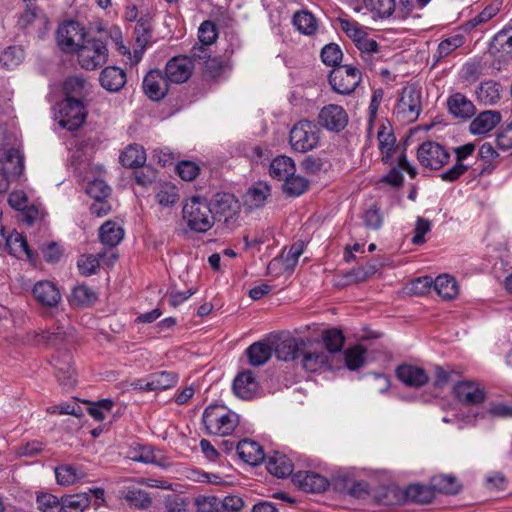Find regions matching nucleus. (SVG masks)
Segmentation results:
<instances>
[{
	"label": "nucleus",
	"mask_w": 512,
	"mask_h": 512,
	"mask_svg": "<svg viewBox=\"0 0 512 512\" xmlns=\"http://www.w3.org/2000/svg\"><path fill=\"white\" fill-rule=\"evenodd\" d=\"M182 217L187 227L198 233H205L214 224L210 203L201 197H192L183 205Z\"/></svg>",
	"instance_id": "f257e3e1"
},
{
	"label": "nucleus",
	"mask_w": 512,
	"mask_h": 512,
	"mask_svg": "<svg viewBox=\"0 0 512 512\" xmlns=\"http://www.w3.org/2000/svg\"><path fill=\"white\" fill-rule=\"evenodd\" d=\"M202 422L211 435H230L239 424L238 415L222 405L208 406L202 415Z\"/></svg>",
	"instance_id": "f03ea898"
},
{
	"label": "nucleus",
	"mask_w": 512,
	"mask_h": 512,
	"mask_svg": "<svg viewBox=\"0 0 512 512\" xmlns=\"http://www.w3.org/2000/svg\"><path fill=\"white\" fill-rule=\"evenodd\" d=\"M320 134L317 124L309 120H301L291 128L289 144L293 151L306 153L318 147Z\"/></svg>",
	"instance_id": "7ed1b4c3"
},
{
	"label": "nucleus",
	"mask_w": 512,
	"mask_h": 512,
	"mask_svg": "<svg viewBox=\"0 0 512 512\" xmlns=\"http://www.w3.org/2000/svg\"><path fill=\"white\" fill-rule=\"evenodd\" d=\"M77 61L82 69L94 71L108 60V49L100 39H86L76 51Z\"/></svg>",
	"instance_id": "20e7f679"
},
{
	"label": "nucleus",
	"mask_w": 512,
	"mask_h": 512,
	"mask_svg": "<svg viewBox=\"0 0 512 512\" xmlns=\"http://www.w3.org/2000/svg\"><path fill=\"white\" fill-rule=\"evenodd\" d=\"M421 110L420 91L413 85L404 87L394 108L397 119L402 123H412L417 120Z\"/></svg>",
	"instance_id": "39448f33"
},
{
	"label": "nucleus",
	"mask_w": 512,
	"mask_h": 512,
	"mask_svg": "<svg viewBox=\"0 0 512 512\" xmlns=\"http://www.w3.org/2000/svg\"><path fill=\"white\" fill-rule=\"evenodd\" d=\"M416 156L422 167L431 170L441 169L450 159L448 150L435 141H425L420 144Z\"/></svg>",
	"instance_id": "423d86ee"
},
{
	"label": "nucleus",
	"mask_w": 512,
	"mask_h": 512,
	"mask_svg": "<svg viewBox=\"0 0 512 512\" xmlns=\"http://www.w3.org/2000/svg\"><path fill=\"white\" fill-rule=\"evenodd\" d=\"M361 82V72L350 65L334 68L329 75V83L338 94L352 93Z\"/></svg>",
	"instance_id": "0eeeda50"
},
{
	"label": "nucleus",
	"mask_w": 512,
	"mask_h": 512,
	"mask_svg": "<svg viewBox=\"0 0 512 512\" xmlns=\"http://www.w3.org/2000/svg\"><path fill=\"white\" fill-rule=\"evenodd\" d=\"M0 168V193L8 190L11 180L18 178L24 171V156L17 149L4 152Z\"/></svg>",
	"instance_id": "6e6552de"
},
{
	"label": "nucleus",
	"mask_w": 512,
	"mask_h": 512,
	"mask_svg": "<svg viewBox=\"0 0 512 512\" xmlns=\"http://www.w3.org/2000/svg\"><path fill=\"white\" fill-rule=\"evenodd\" d=\"M59 124L68 130L78 129L86 119V110L81 99L65 98L60 105Z\"/></svg>",
	"instance_id": "1a4fd4ad"
},
{
	"label": "nucleus",
	"mask_w": 512,
	"mask_h": 512,
	"mask_svg": "<svg viewBox=\"0 0 512 512\" xmlns=\"http://www.w3.org/2000/svg\"><path fill=\"white\" fill-rule=\"evenodd\" d=\"M318 122L326 130L340 132L348 124V114L342 106L328 104L320 110Z\"/></svg>",
	"instance_id": "9d476101"
},
{
	"label": "nucleus",
	"mask_w": 512,
	"mask_h": 512,
	"mask_svg": "<svg viewBox=\"0 0 512 512\" xmlns=\"http://www.w3.org/2000/svg\"><path fill=\"white\" fill-rule=\"evenodd\" d=\"M57 43L65 52H76L83 43L84 33L75 21H69L59 26L57 30Z\"/></svg>",
	"instance_id": "9b49d317"
},
{
	"label": "nucleus",
	"mask_w": 512,
	"mask_h": 512,
	"mask_svg": "<svg viewBox=\"0 0 512 512\" xmlns=\"http://www.w3.org/2000/svg\"><path fill=\"white\" fill-rule=\"evenodd\" d=\"M74 340V328L70 325H58L53 330H43L36 336V341L40 345L60 349L70 344Z\"/></svg>",
	"instance_id": "f8f14e48"
},
{
	"label": "nucleus",
	"mask_w": 512,
	"mask_h": 512,
	"mask_svg": "<svg viewBox=\"0 0 512 512\" xmlns=\"http://www.w3.org/2000/svg\"><path fill=\"white\" fill-rule=\"evenodd\" d=\"M474 151L475 145L473 143H467L456 147L454 149L456 162L451 168L440 174L441 180L445 182H454L458 180L469 169L470 165L465 163V160L471 156Z\"/></svg>",
	"instance_id": "ddd939ff"
},
{
	"label": "nucleus",
	"mask_w": 512,
	"mask_h": 512,
	"mask_svg": "<svg viewBox=\"0 0 512 512\" xmlns=\"http://www.w3.org/2000/svg\"><path fill=\"white\" fill-rule=\"evenodd\" d=\"M168 82L169 80L166 76H163L160 70L152 69L144 77L142 88L148 98L159 101L168 92Z\"/></svg>",
	"instance_id": "4468645a"
},
{
	"label": "nucleus",
	"mask_w": 512,
	"mask_h": 512,
	"mask_svg": "<svg viewBox=\"0 0 512 512\" xmlns=\"http://www.w3.org/2000/svg\"><path fill=\"white\" fill-rule=\"evenodd\" d=\"M301 363L307 372L332 369L330 355L322 347H313L301 352Z\"/></svg>",
	"instance_id": "2eb2a0df"
},
{
	"label": "nucleus",
	"mask_w": 512,
	"mask_h": 512,
	"mask_svg": "<svg viewBox=\"0 0 512 512\" xmlns=\"http://www.w3.org/2000/svg\"><path fill=\"white\" fill-rule=\"evenodd\" d=\"M193 71V64L190 58L177 56L169 60L165 67V76L172 83L186 82Z\"/></svg>",
	"instance_id": "dca6fc26"
},
{
	"label": "nucleus",
	"mask_w": 512,
	"mask_h": 512,
	"mask_svg": "<svg viewBox=\"0 0 512 512\" xmlns=\"http://www.w3.org/2000/svg\"><path fill=\"white\" fill-rule=\"evenodd\" d=\"M212 211L214 214V222L219 221L229 223L238 214V201L231 194H219L216 196Z\"/></svg>",
	"instance_id": "f3484780"
},
{
	"label": "nucleus",
	"mask_w": 512,
	"mask_h": 512,
	"mask_svg": "<svg viewBox=\"0 0 512 512\" xmlns=\"http://www.w3.org/2000/svg\"><path fill=\"white\" fill-rule=\"evenodd\" d=\"M456 398L468 405H478L485 399V390L473 381L458 382L453 388Z\"/></svg>",
	"instance_id": "a211bd4d"
},
{
	"label": "nucleus",
	"mask_w": 512,
	"mask_h": 512,
	"mask_svg": "<svg viewBox=\"0 0 512 512\" xmlns=\"http://www.w3.org/2000/svg\"><path fill=\"white\" fill-rule=\"evenodd\" d=\"M396 376L403 384L413 388H420L429 381L427 372L422 367L412 364L398 366Z\"/></svg>",
	"instance_id": "6ab92c4d"
},
{
	"label": "nucleus",
	"mask_w": 512,
	"mask_h": 512,
	"mask_svg": "<svg viewBox=\"0 0 512 512\" xmlns=\"http://www.w3.org/2000/svg\"><path fill=\"white\" fill-rule=\"evenodd\" d=\"M52 364L59 383L65 387H72L76 383V372L72 367V357L64 352L62 356H53Z\"/></svg>",
	"instance_id": "aec40b11"
},
{
	"label": "nucleus",
	"mask_w": 512,
	"mask_h": 512,
	"mask_svg": "<svg viewBox=\"0 0 512 512\" xmlns=\"http://www.w3.org/2000/svg\"><path fill=\"white\" fill-rule=\"evenodd\" d=\"M379 142V150L382 155V161L386 164L393 163L395 155L403 153L398 146H396V138L390 127L381 125L377 132Z\"/></svg>",
	"instance_id": "412c9836"
},
{
	"label": "nucleus",
	"mask_w": 512,
	"mask_h": 512,
	"mask_svg": "<svg viewBox=\"0 0 512 512\" xmlns=\"http://www.w3.org/2000/svg\"><path fill=\"white\" fill-rule=\"evenodd\" d=\"M35 300L42 306L55 307L61 300L58 288L50 281L37 282L32 289Z\"/></svg>",
	"instance_id": "4be33fe9"
},
{
	"label": "nucleus",
	"mask_w": 512,
	"mask_h": 512,
	"mask_svg": "<svg viewBox=\"0 0 512 512\" xmlns=\"http://www.w3.org/2000/svg\"><path fill=\"white\" fill-rule=\"evenodd\" d=\"M293 480L303 491L310 493L323 492L329 484L324 476L313 471H299Z\"/></svg>",
	"instance_id": "5701e85b"
},
{
	"label": "nucleus",
	"mask_w": 512,
	"mask_h": 512,
	"mask_svg": "<svg viewBox=\"0 0 512 512\" xmlns=\"http://www.w3.org/2000/svg\"><path fill=\"white\" fill-rule=\"evenodd\" d=\"M57 484L61 486L73 485L87 477V472L81 465L60 464L54 469Z\"/></svg>",
	"instance_id": "b1692460"
},
{
	"label": "nucleus",
	"mask_w": 512,
	"mask_h": 512,
	"mask_svg": "<svg viewBox=\"0 0 512 512\" xmlns=\"http://www.w3.org/2000/svg\"><path fill=\"white\" fill-rule=\"evenodd\" d=\"M500 121V112L493 110L483 111L471 121L469 129L474 135H483L493 130Z\"/></svg>",
	"instance_id": "393cba45"
},
{
	"label": "nucleus",
	"mask_w": 512,
	"mask_h": 512,
	"mask_svg": "<svg viewBox=\"0 0 512 512\" xmlns=\"http://www.w3.org/2000/svg\"><path fill=\"white\" fill-rule=\"evenodd\" d=\"M397 165H398V168L397 167L392 168L389 171V173L382 178L383 182H385L391 186H394V187L401 186L404 181V177L402 175L401 170L406 171L411 178L416 177L417 170L414 166H412L408 162L407 157L404 153H400L397 156Z\"/></svg>",
	"instance_id": "a878e982"
},
{
	"label": "nucleus",
	"mask_w": 512,
	"mask_h": 512,
	"mask_svg": "<svg viewBox=\"0 0 512 512\" xmlns=\"http://www.w3.org/2000/svg\"><path fill=\"white\" fill-rule=\"evenodd\" d=\"M259 387L258 381L251 371L240 373L233 382V390L241 399H251Z\"/></svg>",
	"instance_id": "bb28decb"
},
{
	"label": "nucleus",
	"mask_w": 512,
	"mask_h": 512,
	"mask_svg": "<svg viewBox=\"0 0 512 512\" xmlns=\"http://www.w3.org/2000/svg\"><path fill=\"white\" fill-rule=\"evenodd\" d=\"M126 80L125 71L116 66L104 68L99 77L101 86L110 92L119 91L125 85Z\"/></svg>",
	"instance_id": "cd10ccee"
},
{
	"label": "nucleus",
	"mask_w": 512,
	"mask_h": 512,
	"mask_svg": "<svg viewBox=\"0 0 512 512\" xmlns=\"http://www.w3.org/2000/svg\"><path fill=\"white\" fill-rule=\"evenodd\" d=\"M5 249L16 258H26L29 261L34 260V255L28 246L26 238L22 233L15 230L9 232Z\"/></svg>",
	"instance_id": "c85d7f7f"
},
{
	"label": "nucleus",
	"mask_w": 512,
	"mask_h": 512,
	"mask_svg": "<svg viewBox=\"0 0 512 512\" xmlns=\"http://www.w3.org/2000/svg\"><path fill=\"white\" fill-rule=\"evenodd\" d=\"M237 453L245 463L258 465L264 460V451L259 443L244 439L237 444Z\"/></svg>",
	"instance_id": "c756f323"
},
{
	"label": "nucleus",
	"mask_w": 512,
	"mask_h": 512,
	"mask_svg": "<svg viewBox=\"0 0 512 512\" xmlns=\"http://www.w3.org/2000/svg\"><path fill=\"white\" fill-rule=\"evenodd\" d=\"M137 48L133 50V62H140L143 57L144 50L151 40V25L146 19H139L134 29Z\"/></svg>",
	"instance_id": "7c9ffc66"
},
{
	"label": "nucleus",
	"mask_w": 512,
	"mask_h": 512,
	"mask_svg": "<svg viewBox=\"0 0 512 512\" xmlns=\"http://www.w3.org/2000/svg\"><path fill=\"white\" fill-rule=\"evenodd\" d=\"M271 195V187L266 182L254 183L244 196V203L250 209L262 207Z\"/></svg>",
	"instance_id": "2f4dec72"
},
{
	"label": "nucleus",
	"mask_w": 512,
	"mask_h": 512,
	"mask_svg": "<svg viewBox=\"0 0 512 512\" xmlns=\"http://www.w3.org/2000/svg\"><path fill=\"white\" fill-rule=\"evenodd\" d=\"M179 377L171 371H159L147 375L146 388L151 391H162L174 387Z\"/></svg>",
	"instance_id": "473e14b6"
},
{
	"label": "nucleus",
	"mask_w": 512,
	"mask_h": 512,
	"mask_svg": "<svg viewBox=\"0 0 512 512\" xmlns=\"http://www.w3.org/2000/svg\"><path fill=\"white\" fill-rule=\"evenodd\" d=\"M449 111L458 118L467 119L475 114L474 104L463 94L455 93L448 99Z\"/></svg>",
	"instance_id": "72a5a7b5"
},
{
	"label": "nucleus",
	"mask_w": 512,
	"mask_h": 512,
	"mask_svg": "<svg viewBox=\"0 0 512 512\" xmlns=\"http://www.w3.org/2000/svg\"><path fill=\"white\" fill-rule=\"evenodd\" d=\"M296 172V166L292 158L280 155L274 158L269 167V174L272 178L284 181L288 176Z\"/></svg>",
	"instance_id": "f704fd0d"
},
{
	"label": "nucleus",
	"mask_w": 512,
	"mask_h": 512,
	"mask_svg": "<svg viewBox=\"0 0 512 512\" xmlns=\"http://www.w3.org/2000/svg\"><path fill=\"white\" fill-rule=\"evenodd\" d=\"M292 460L281 453H275L267 462V470L278 478H286L293 472Z\"/></svg>",
	"instance_id": "c9c22d12"
},
{
	"label": "nucleus",
	"mask_w": 512,
	"mask_h": 512,
	"mask_svg": "<svg viewBox=\"0 0 512 512\" xmlns=\"http://www.w3.org/2000/svg\"><path fill=\"white\" fill-rule=\"evenodd\" d=\"M476 95L480 103L494 105L501 98V86L493 80L484 81L477 88Z\"/></svg>",
	"instance_id": "e433bc0d"
},
{
	"label": "nucleus",
	"mask_w": 512,
	"mask_h": 512,
	"mask_svg": "<svg viewBox=\"0 0 512 512\" xmlns=\"http://www.w3.org/2000/svg\"><path fill=\"white\" fill-rule=\"evenodd\" d=\"M249 363L252 366H262L272 356V347L266 342H255L246 349Z\"/></svg>",
	"instance_id": "4c0bfd02"
},
{
	"label": "nucleus",
	"mask_w": 512,
	"mask_h": 512,
	"mask_svg": "<svg viewBox=\"0 0 512 512\" xmlns=\"http://www.w3.org/2000/svg\"><path fill=\"white\" fill-rule=\"evenodd\" d=\"M120 162L127 168H138L145 164L146 153L142 146L133 144L125 148L120 155Z\"/></svg>",
	"instance_id": "58836bf2"
},
{
	"label": "nucleus",
	"mask_w": 512,
	"mask_h": 512,
	"mask_svg": "<svg viewBox=\"0 0 512 512\" xmlns=\"http://www.w3.org/2000/svg\"><path fill=\"white\" fill-rule=\"evenodd\" d=\"M101 242L110 247L118 245L124 237L123 228L113 221H106L99 230Z\"/></svg>",
	"instance_id": "ea45409f"
},
{
	"label": "nucleus",
	"mask_w": 512,
	"mask_h": 512,
	"mask_svg": "<svg viewBox=\"0 0 512 512\" xmlns=\"http://www.w3.org/2000/svg\"><path fill=\"white\" fill-rule=\"evenodd\" d=\"M434 290L445 300L454 299L458 295L456 280L447 274L439 275L434 279Z\"/></svg>",
	"instance_id": "a19ab883"
},
{
	"label": "nucleus",
	"mask_w": 512,
	"mask_h": 512,
	"mask_svg": "<svg viewBox=\"0 0 512 512\" xmlns=\"http://www.w3.org/2000/svg\"><path fill=\"white\" fill-rule=\"evenodd\" d=\"M275 355L278 360L291 361L301 356V348L296 339H286L276 344Z\"/></svg>",
	"instance_id": "79ce46f5"
},
{
	"label": "nucleus",
	"mask_w": 512,
	"mask_h": 512,
	"mask_svg": "<svg viewBox=\"0 0 512 512\" xmlns=\"http://www.w3.org/2000/svg\"><path fill=\"white\" fill-rule=\"evenodd\" d=\"M91 503L88 493H77L73 495H65L62 497V512H84Z\"/></svg>",
	"instance_id": "37998d69"
},
{
	"label": "nucleus",
	"mask_w": 512,
	"mask_h": 512,
	"mask_svg": "<svg viewBox=\"0 0 512 512\" xmlns=\"http://www.w3.org/2000/svg\"><path fill=\"white\" fill-rule=\"evenodd\" d=\"M364 7L375 17L389 18L395 10V0H363Z\"/></svg>",
	"instance_id": "c03bdc74"
},
{
	"label": "nucleus",
	"mask_w": 512,
	"mask_h": 512,
	"mask_svg": "<svg viewBox=\"0 0 512 512\" xmlns=\"http://www.w3.org/2000/svg\"><path fill=\"white\" fill-rule=\"evenodd\" d=\"M464 44V37L461 34H456L450 36L443 41H441L438 45L437 51L434 54V64L441 61L443 58L450 55L457 48L461 47Z\"/></svg>",
	"instance_id": "a18cd8bd"
},
{
	"label": "nucleus",
	"mask_w": 512,
	"mask_h": 512,
	"mask_svg": "<svg viewBox=\"0 0 512 512\" xmlns=\"http://www.w3.org/2000/svg\"><path fill=\"white\" fill-rule=\"evenodd\" d=\"M293 24L304 35H312L317 30V21L313 14L307 11L295 13Z\"/></svg>",
	"instance_id": "49530a36"
},
{
	"label": "nucleus",
	"mask_w": 512,
	"mask_h": 512,
	"mask_svg": "<svg viewBox=\"0 0 512 512\" xmlns=\"http://www.w3.org/2000/svg\"><path fill=\"white\" fill-rule=\"evenodd\" d=\"M37 509L41 512H62L63 506L62 497L59 499L57 496L42 492L36 497Z\"/></svg>",
	"instance_id": "de8ad7c7"
},
{
	"label": "nucleus",
	"mask_w": 512,
	"mask_h": 512,
	"mask_svg": "<svg viewBox=\"0 0 512 512\" xmlns=\"http://www.w3.org/2000/svg\"><path fill=\"white\" fill-rule=\"evenodd\" d=\"M283 182V191L287 195L293 197L300 196L308 188V181L304 177L296 175L295 173L288 176Z\"/></svg>",
	"instance_id": "09e8293b"
},
{
	"label": "nucleus",
	"mask_w": 512,
	"mask_h": 512,
	"mask_svg": "<svg viewBox=\"0 0 512 512\" xmlns=\"http://www.w3.org/2000/svg\"><path fill=\"white\" fill-rule=\"evenodd\" d=\"M491 49L512 56V29L499 31L491 42Z\"/></svg>",
	"instance_id": "8fccbe9b"
},
{
	"label": "nucleus",
	"mask_w": 512,
	"mask_h": 512,
	"mask_svg": "<svg viewBox=\"0 0 512 512\" xmlns=\"http://www.w3.org/2000/svg\"><path fill=\"white\" fill-rule=\"evenodd\" d=\"M23 59L24 50L19 46H9L2 52L0 56V62L9 70L19 66Z\"/></svg>",
	"instance_id": "3c124183"
},
{
	"label": "nucleus",
	"mask_w": 512,
	"mask_h": 512,
	"mask_svg": "<svg viewBox=\"0 0 512 512\" xmlns=\"http://www.w3.org/2000/svg\"><path fill=\"white\" fill-rule=\"evenodd\" d=\"M322 339L329 355L341 351L345 342V337L339 329L326 330L323 332Z\"/></svg>",
	"instance_id": "603ef678"
},
{
	"label": "nucleus",
	"mask_w": 512,
	"mask_h": 512,
	"mask_svg": "<svg viewBox=\"0 0 512 512\" xmlns=\"http://www.w3.org/2000/svg\"><path fill=\"white\" fill-rule=\"evenodd\" d=\"M96 293L86 285L76 286L71 293L70 302L77 306H86L96 300Z\"/></svg>",
	"instance_id": "864d4df0"
},
{
	"label": "nucleus",
	"mask_w": 512,
	"mask_h": 512,
	"mask_svg": "<svg viewBox=\"0 0 512 512\" xmlns=\"http://www.w3.org/2000/svg\"><path fill=\"white\" fill-rule=\"evenodd\" d=\"M103 257V254L99 253L97 255L93 254H85L81 255L77 261V266L80 273L84 276H90L96 273L97 268L100 265V259Z\"/></svg>",
	"instance_id": "5fc2aeb1"
},
{
	"label": "nucleus",
	"mask_w": 512,
	"mask_h": 512,
	"mask_svg": "<svg viewBox=\"0 0 512 512\" xmlns=\"http://www.w3.org/2000/svg\"><path fill=\"white\" fill-rule=\"evenodd\" d=\"M125 500L133 507L146 509L152 504L149 494L141 489H129L125 495Z\"/></svg>",
	"instance_id": "6e6d98bb"
},
{
	"label": "nucleus",
	"mask_w": 512,
	"mask_h": 512,
	"mask_svg": "<svg viewBox=\"0 0 512 512\" xmlns=\"http://www.w3.org/2000/svg\"><path fill=\"white\" fill-rule=\"evenodd\" d=\"M87 82L78 76L69 77L64 83L66 98L74 97L81 99L85 94Z\"/></svg>",
	"instance_id": "4d7b16f0"
},
{
	"label": "nucleus",
	"mask_w": 512,
	"mask_h": 512,
	"mask_svg": "<svg viewBox=\"0 0 512 512\" xmlns=\"http://www.w3.org/2000/svg\"><path fill=\"white\" fill-rule=\"evenodd\" d=\"M340 28L356 44L366 34V30L358 22L351 19L339 18Z\"/></svg>",
	"instance_id": "13d9d810"
},
{
	"label": "nucleus",
	"mask_w": 512,
	"mask_h": 512,
	"mask_svg": "<svg viewBox=\"0 0 512 512\" xmlns=\"http://www.w3.org/2000/svg\"><path fill=\"white\" fill-rule=\"evenodd\" d=\"M433 486L444 494H455L459 491L460 485L457 479L449 475H440L433 478Z\"/></svg>",
	"instance_id": "bf43d9fd"
},
{
	"label": "nucleus",
	"mask_w": 512,
	"mask_h": 512,
	"mask_svg": "<svg viewBox=\"0 0 512 512\" xmlns=\"http://www.w3.org/2000/svg\"><path fill=\"white\" fill-rule=\"evenodd\" d=\"M366 351L359 345L351 347L345 351V363L350 370H356L363 366L365 362Z\"/></svg>",
	"instance_id": "052dcab7"
},
{
	"label": "nucleus",
	"mask_w": 512,
	"mask_h": 512,
	"mask_svg": "<svg viewBox=\"0 0 512 512\" xmlns=\"http://www.w3.org/2000/svg\"><path fill=\"white\" fill-rule=\"evenodd\" d=\"M342 51L340 47L335 43L325 45L321 50V59L324 64L335 67L340 63L342 59Z\"/></svg>",
	"instance_id": "680f3d73"
},
{
	"label": "nucleus",
	"mask_w": 512,
	"mask_h": 512,
	"mask_svg": "<svg viewBox=\"0 0 512 512\" xmlns=\"http://www.w3.org/2000/svg\"><path fill=\"white\" fill-rule=\"evenodd\" d=\"M217 37V28L212 21L206 20L200 24L198 29V38L200 43L211 45L216 41Z\"/></svg>",
	"instance_id": "e2e57ef3"
},
{
	"label": "nucleus",
	"mask_w": 512,
	"mask_h": 512,
	"mask_svg": "<svg viewBox=\"0 0 512 512\" xmlns=\"http://www.w3.org/2000/svg\"><path fill=\"white\" fill-rule=\"evenodd\" d=\"M110 191V187L102 179H94L86 187V193L95 200L106 199L110 195Z\"/></svg>",
	"instance_id": "0e129e2a"
},
{
	"label": "nucleus",
	"mask_w": 512,
	"mask_h": 512,
	"mask_svg": "<svg viewBox=\"0 0 512 512\" xmlns=\"http://www.w3.org/2000/svg\"><path fill=\"white\" fill-rule=\"evenodd\" d=\"M113 401L110 399H102L88 407V413L97 421H103L111 412Z\"/></svg>",
	"instance_id": "69168bd1"
},
{
	"label": "nucleus",
	"mask_w": 512,
	"mask_h": 512,
	"mask_svg": "<svg viewBox=\"0 0 512 512\" xmlns=\"http://www.w3.org/2000/svg\"><path fill=\"white\" fill-rule=\"evenodd\" d=\"M195 504L198 512H219L221 500L215 496H199Z\"/></svg>",
	"instance_id": "338daca9"
},
{
	"label": "nucleus",
	"mask_w": 512,
	"mask_h": 512,
	"mask_svg": "<svg viewBox=\"0 0 512 512\" xmlns=\"http://www.w3.org/2000/svg\"><path fill=\"white\" fill-rule=\"evenodd\" d=\"M139 168L134 172L135 181L141 186L152 184L157 177L156 170L149 165H143Z\"/></svg>",
	"instance_id": "774afa93"
}]
</instances>
